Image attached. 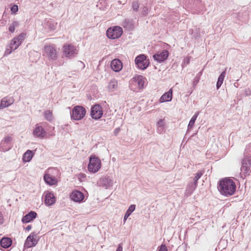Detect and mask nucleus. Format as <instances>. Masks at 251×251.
<instances>
[{
	"instance_id": "1",
	"label": "nucleus",
	"mask_w": 251,
	"mask_h": 251,
	"mask_svg": "<svg viewBox=\"0 0 251 251\" xmlns=\"http://www.w3.org/2000/svg\"><path fill=\"white\" fill-rule=\"evenodd\" d=\"M218 188L222 195L229 197L234 193L236 186L235 182L232 179L225 178L219 181Z\"/></svg>"
},
{
	"instance_id": "2",
	"label": "nucleus",
	"mask_w": 251,
	"mask_h": 251,
	"mask_svg": "<svg viewBox=\"0 0 251 251\" xmlns=\"http://www.w3.org/2000/svg\"><path fill=\"white\" fill-rule=\"evenodd\" d=\"M240 170V175L242 178L249 176L251 173V144L249 145L245 149Z\"/></svg>"
},
{
	"instance_id": "3",
	"label": "nucleus",
	"mask_w": 251,
	"mask_h": 251,
	"mask_svg": "<svg viewBox=\"0 0 251 251\" xmlns=\"http://www.w3.org/2000/svg\"><path fill=\"white\" fill-rule=\"evenodd\" d=\"M146 78L141 75H135L130 81V88L131 90L137 92L144 88Z\"/></svg>"
},
{
	"instance_id": "4",
	"label": "nucleus",
	"mask_w": 251,
	"mask_h": 251,
	"mask_svg": "<svg viewBox=\"0 0 251 251\" xmlns=\"http://www.w3.org/2000/svg\"><path fill=\"white\" fill-rule=\"evenodd\" d=\"M101 168V161L100 159L95 155H92L89 157V163L88 165V170L90 172L96 173Z\"/></svg>"
},
{
	"instance_id": "5",
	"label": "nucleus",
	"mask_w": 251,
	"mask_h": 251,
	"mask_svg": "<svg viewBox=\"0 0 251 251\" xmlns=\"http://www.w3.org/2000/svg\"><path fill=\"white\" fill-rule=\"evenodd\" d=\"M70 114L72 119L78 121L84 117L86 114V110L81 106H75L71 111Z\"/></svg>"
},
{
	"instance_id": "6",
	"label": "nucleus",
	"mask_w": 251,
	"mask_h": 251,
	"mask_svg": "<svg viewBox=\"0 0 251 251\" xmlns=\"http://www.w3.org/2000/svg\"><path fill=\"white\" fill-rule=\"evenodd\" d=\"M135 63L138 69L144 70L149 66L150 61L149 59H147V57L145 54H141L135 58Z\"/></svg>"
},
{
	"instance_id": "7",
	"label": "nucleus",
	"mask_w": 251,
	"mask_h": 251,
	"mask_svg": "<svg viewBox=\"0 0 251 251\" xmlns=\"http://www.w3.org/2000/svg\"><path fill=\"white\" fill-rule=\"evenodd\" d=\"M64 55L69 59L74 58L78 53L76 48L71 44H66L63 47Z\"/></svg>"
},
{
	"instance_id": "8",
	"label": "nucleus",
	"mask_w": 251,
	"mask_h": 251,
	"mask_svg": "<svg viewBox=\"0 0 251 251\" xmlns=\"http://www.w3.org/2000/svg\"><path fill=\"white\" fill-rule=\"evenodd\" d=\"M122 33L123 29L119 26L110 27L106 31L107 37L111 39H115L120 37Z\"/></svg>"
},
{
	"instance_id": "9",
	"label": "nucleus",
	"mask_w": 251,
	"mask_h": 251,
	"mask_svg": "<svg viewBox=\"0 0 251 251\" xmlns=\"http://www.w3.org/2000/svg\"><path fill=\"white\" fill-rule=\"evenodd\" d=\"M44 51L50 61H54L57 59L58 55L54 46H45Z\"/></svg>"
},
{
	"instance_id": "10",
	"label": "nucleus",
	"mask_w": 251,
	"mask_h": 251,
	"mask_svg": "<svg viewBox=\"0 0 251 251\" xmlns=\"http://www.w3.org/2000/svg\"><path fill=\"white\" fill-rule=\"evenodd\" d=\"M12 137L6 136L3 138L0 143V151L5 152L12 148Z\"/></svg>"
},
{
	"instance_id": "11",
	"label": "nucleus",
	"mask_w": 251,
	"mask_h": 251,
	"mask_svg": "<svg viewBox=\"0 0 251 251\" xmlns=\"http://www.w3.org/2000/svg\"><path fill=\"white\" fill-rule=\"evenodd\" d=\"M103 115V110L102 107L100 104H95L91 110V116L95 120L100 119Z\"/></svg>"
},
{
	"instance_id": "12",
	"label": "nucleus",
	"mask_w": 251,
	"mask_h": 251,
	"mask_svg": "<svg viewBox=\"0 0 251 251\" xmlns=\"http://www.w3.org/2000/svg\"><path fill=\"white\" fill-rule=\"evenodd\" d=\"M26 34L25 33H21L18 36L13 38L10 44V47L14 50H16L22 43L25 38Z\"/></svg>"
},
{
	"instance_id": "13",
	"label": "nucleus",
	"mask_w": 251,
	"mask_h": 251,
	"mask_svg": "<svg viewBox=\"0 0 251 251\" xmlns=\"http://www.w3.org/2000/svg\"><path fill=\"white\" fill-rule=\"evenodd\" d=\"M169 51L164 50L161 51H158L153 55V58L159 63L162 62L167 59L169 56Z\"/></svg>"
},
{
	"instance_id": "14",
	"label": "nucleus",
	"mask_w": 251,
	"mask_h": 251,
	"mask_svg": "<svg viewBox=\"0 0 251 251\" xmlns=\"http://www.w3.org/2000/svg\"><path fill=\"white\" fill-rule=\"evenodd\" d=\"M70 197L73 201L77 202H82L84 199L83 193L77 190L74 191L71 193Z\"/></svg>"
},
{
	"instance_id": "15",
	"label": "nucleus",
	"mask_w": 251,
	"mask_h": 251,
	"mask_svg": "<svg viewBox=\"0 0 251 251\" xmlns=\"http://www.w3.org/2000/svg\"><path fill=\"white\" fill-rule=\"evenodd\" d=\"M33 134L37 137L43 138L46 135V132L44 128L39 124H36L33 130Z\"/></svg>"
},
{
	"instance_id": "16",
	"label": "nucleus",
	"mask_w": 251,
	"mask_h": 251,
	"mask_svg": "<svg viewBox=\"0 0 251 251\" xmlns=\"http://www.w3.org/2000/svg\"><path fill=\"white\" fill-rule=\"evenodd\" d=\"M35 234L34 232H32L26 238L25 243V247L26 248H29L35 246L37 244V241L34 238Z\"/></svg>"
},
{
	"instance_id": "17",
	"label": "nucleus",
	"mask_w": 251,
	"mask_h": 251,
	"mask_svg": "<svg viewBox=\"0 0 251 251\" xmlns=\"http://www.w3.org/2000/svg\"><path fill=\"white\" fill-rule=\"evenodd\" d=\"M98 183L107 189L113 185V181L109 176H104L99 180Z\"/></svg>"
},
{
	"instance_id": "18",
	"label": "nucleus",
	"mask_w": 251,
	"mask_h": 251,
	"mask_svg": "<svg viewBox=\"0 0 251 251\" xmlns=\"http://www.w3.org/2000/svg\"><path fill=\"white\" fill-rule=\"evenodd\" d=\"M55 202V198L53 194L50 192H47L45 195V202L48 206L53 204Z\"/></svg>"
},
{
	"instance_id": "19",
	"label": "nucleus",
	"mask_w": 251,
	"mask_h": 251,
	"mask_svg": "<svg viewBox=\"0 0 251 251\" xmlns=\"http://www.w3.org/2000/svg\"><path fill=\"white\" fill-rule=\"evenodd\" d=\"M111 67L114 71L118 72L122 70L123 64L119 59H115L111 61Z\"/></svg>"
},
{
	"instance_id": "20",
	"label": "nucleus",
	"mask_w": 251,
	"mask_h": 251,
	"mask_svg": "<svg viewBox=\"0 0 251 251\" xmlns=\"http://www.w3.org/2000/svg\"><path fill=\"white\" fill-rule=\"evenodd\" d=\"M36 217L37 213L35 211H31L23 217L22 221L23 223H28L35 219Z\"/></svg>"
},
{
	"instance_id": "21",
	"label": "nucleus",
	"mask_w": 251,
	"mask_h": 251,
	"mask_svg": "<svg viewBox=\"0 0 251 251\" xmlns=\"http://www.w3.org/2000/svg\"><path fill=\"white\" fill-rule=\"evenodd\" d=\"M172 89H170L168 92L165 93L160 98L159 102L163 103L164 102H168L172 100L173 97Z\"/></svg>"
},
{
	"instance_id": "22",
	"label": "nucleus",
	"mask_w": 251,
	"mask_h": 251,
	"mask_svg": "<svg viewBox=\"0 0 251 251\" xmlns=\"http://www.w3.org/2000/svg\"><path fill=\"white\" fill-rule=\"evenodd\" d=\"M14 102V100L12 98H8L5 97L2 99L0 104V109H3L11 105Z\"/></svg>"
},
{
	"instance_id": "23",
	"label": "nucleus",
	"mask_w": 251,
	"mask_h": 251,
	"mask_svg": "<svg viewBox=\"0 0 251 251\" xmlns=\"http://www.w3.org/2000/svg\"><path fill=\"white\" fill-rule=\"evenodd\" d=\"M50 174H45L44 179L46 183L50 185H53L57 183V179L55 176H50Z\"/></svg>"
},
{
	"instance_id": "24",
	"label": "nucleus",
	"mask_w": 251,
	"mask_h": 251,
	"mask_svg": "<svg viewBox=\"0 0 251 251\" xmlns=\"http://www.w3.org/2000/svg\"><path fill=\"white\" fill-rule=\"evenodd\" d=\"M12 241L9 237H3L0 241V246L5 249L10 247L12 245Z\"/></svg>"
},
{
	"instance_id": "25",
	"label": "nucleus",
	"mask_w": 251,
	"mask_h": 251,
	"mask_svg": "<svg viewBox=\"0 0 251 251\" xmlns=\"http://www.w3.org/2000/svg\"><path fill=\"white\" fill-rule=\"evenodd\" d=\"M165 122L164 119H160L156 123L157 132L161 134L165 131Z\"/></svg>"
},
{
	"instance_id": "26",
	"label": "nucleus",
	"mask_w": 251,
	"mask_h": 251,
	"mask_svg": "<svg viewBox=\"0 0 251 251\" xmlns=\"http://www.w3.org/2000/svg\"><path fill=\"white\" fill-rule=\"evenodd\" d=\"M198 185V183L194 181L189 182L186 188V193L188 195H191L196 189Z\"/></svg>"
},
{
	"instance_id": "27",
	"label": "nucleus",
	"mask_w": 251,
	"mask_h": 251,
	"mask_svg": "<svg viewBox=\"0 0 251 251\" xmlns=\"http://www.w3.org/2000/svg\"><path fill=\"white\" fill-rule=\"evenodd\" d=\"M33 156V152L31 150H27L23 155V160L25 162H29Z\"/></svg>"
},
{
	"instance_id": "28",
	"label": "nucleus",
	"mask_w": 251,
	"mask_h": 251,
	"mask_svg": "<svg viewBox=\"0 0 251 251\" xmlns=\"http://www.w3.org/2000/svg\"><path fill=\"white\" fill-rule=\"evenodd\" d=\"M226 74V70L224 71L219 75L216 84V88L219 89L223 83Z\"/></svg>"
},
{
	"instance_id": "29",
	"label": "nucleus",
	"mask_w": 251,
	"mask_h": 251,
	"mask_svg": "<svg viewBox=\"0 0 251 251\" xmlns=\"http://www.w3.org/2000/svg\"><path fill=\"white\" fill-rule=\"evenodd\" d=\"M135 209V205L132 204L131 205L126 211V213L124 216V224H125L126 220L128 218V217L130 215L132 212H133Z\"/></svg>"
},
{
	"instance_id": "30",
	"label": "nucleus",
	"mask_w": 251,
	"mask_h": 251,
	"mask_svg": "<svg viewBox=\"0 0 251 251\" xmlns=\"http://www.w3.org/2000/svg\"><path fill=\"white\" fill-rule=\"evenodd\" d=\"M199 114H200V112L198 111V112L195 113V114L191 118V119L189 123V124L188 125V130L191 129L193 127L194 125L195 124V121H196L198 115H199Z\"/></svg>"
},
{
	"instance_id": "31",
	"label": "nucleus",
	"mask_w": 251,
	"mask_h": 251,
	"mask_svg": "<svg viewBox=\"0 0 251 251\" xmlns=\"http://www.w3.org/2000/svg\"><path fill=\"white\" fill-rule=\"evenodd\" d=\"M45 174H50V176H55V177H56L59 174V171L56 168H50L47 170Z\"/></svg>"
},
{
	"instance_id": "32",
	"label": "nucleus",
	"mask_w": 251,
	"mask_h": 251,
	"mask_svg": "<svg viewBox=\"0 0 251 251\" xmlns=\"http://www.w3.org/2000/svg\"><path fill=\"white\" fill-rule=\"evenodd\" d=\"M118 87V82L115 79L110 80L108 84V89L111 91L115 90Z\"/></svg>"
},
{
	"instance_id": "33",
	"label": "nucleus",
	"mask_w": 251,
	"mask_h": 251,
	"mask_svg": "<svg viewBox=\"0 0 251 251\" xmlns=\"http://www.w3.org/2000/svg\"><path fill=\"white\" fill-rule=\"evenodd\" d=\"M123 25L125 27L130 29L132 27V21L130 19H126L125 20Z\"/></svg>"
},
{
	"instance_id": "34",
	"label": "nucleus",
	"mask_w": 251,
	"mask_h": 251,
	"mask_svg": "<svg viewBox=\"0 0 251 251\" xmlns=\"http://www.w3.org/2000/svg\"><path fill=\"white\" fill-rule=\"evenodd\" d=\"M44 117L49 121H51L52 119V112L49 110L45 111L44 112Z\"/></svg>"
},
{
	"instance_id": "35",
	"label": "nucleus",
	"mask_w": 251,
	"mask_h": 251,
	"mask_svg": "<svg viewBox=\"0 0 251 251\" xmlns=\"http://www.w3.org/2000/svg\"><path fill=\"white\" fill-rule=\"evenodd\" d=\"M204 172L202 171H199L197 174H196L195 176L193 179L194 182L198 183V180L201 178L202 175L203 174Z\"/></svg>"
},
{
	"instance_id": "36",
	"label": "nucleus",
	"mask_w": 251,
	"mask_h": 251,
	"mask_svg": "<svg viewBox=\"0 0 251 251\" xmlns=\"http://www.w3.org/2000/svg\"><path fill=\"white\" fill-rule=\"evenodd\" d=\"M19 24L16 21H14L12 24L9 27V31L11 33H13L15 31V27L18 25Z\"/></svg>"
},
{
	"instance_id": "37",
	"label": "nucleus",
	"mask_w": 251,
	"mask_h": 251,
	"mask_svg": "<svg viewBox=\"0 0 251 251\" xmlns=\"http://www.w3.org/2000/svg\"><path fill=\"white\" fill-rule=\"evenodd\" d=\"M140 6V3L136 1L132 2V7L134 11L137 12Z\"/></svg>"
},
{
	"instance_id": "38",
	"label": "nucleus",
	"mask_w": 251,
	"mask_h": 251,
	"mask_svg": "<svg viewBox=\"0 0 251 251\" xmlns=\"http://www.w3.org/2000/svg\"><path fill=\"white\" fill-rule=\"evenodd\" d=\"M141 12L143 15L146 16L148 13L149 9L147 6H144L141 7Z\"/></svg>"
},
{
	"instance_id": "39",
	"label": "nucleus",
	"mask_w": 251,
	"mask_h": 251,
	"mask_svg": "<svg viewBox=\"0 0 251 251\" xmlns=\"http://www.w3.org/2000/svg\"><path fill=\"white\" fill-rule=\"evenodd\" d=\"M14 50L13 48H12L10 47V45H9V46L8 47H7L6 49V50L4 52V55H9L12 52V51L13 50Z\"/></svg>"
},
{
	"instance_id": "40",
	"label": "nucleus",
	"mask_w": 251,
	"mask_h": 251,
	"mask_svg": "<svg viewBox=\"0 0 251 251\" xmlns=\"http://www.w3.org/2000/svg\"><path fill=\"white\" fill-rule=\"evenodd\" d=\"M11 11L12 13H16L18 11V6L17 5H14L11 8Z\"/></svg>"
},
{
	"instance_id": "41",
	"label": "nucleus",
	"mask_w": 251,
	"mask_h": 251,
	"mask_svg": "<svg viewBox=\"0 0 251 251\" xmlns=\"http://www.w3.org/2000/svg\"><path fill=\"white\" fill-rule=\"evenodd\" d=\"M158 251H168V249L164 244H162L161 246L160 247V248L159 249Z\"/></svg>"
},
{
	"instance_id": "42",
	"label": "nucleus",
	"mask_w": 251,
	"mask_h": 251,
	"mask_svg": "<svg viewBox=\"0 0 251 251\" xmlns=\"http://www.w3.org/2000/svg\"><path fill=\"white\" fill-rule=\"evenodd\" d=\"M199 79H200L199 77L197 76L194 78V81H193L194 86H195L198 84V83L199 81Z\"/></svg>"
},
{
	"instance_id": "43",
	"label": "nucleus",
	"mask_w": 251,
	"mask_h": 251,
	"mask_svg": "<svg viewBox=\"0 0 251 251\" xmlns=\"http://www.w3.org/2000/svg\"><path fill=\"white\" fill-rule=\"evenodd\" d=\"M190 57H187L184 59L183 63L184 64L187 65L190 63Z\"/></svg>"
},
{
	"instance_id": "44",
	"label": "nucleus",
	"mask_w": 251,
	"mask_h": 251,
	"mask_svg": "<svg viewBox=\"0 0 251 251\" xmlns=\"http://www.w3.org/2000/svg\"><path fill=\"white\" fill-rule=\"evenodd\" d=\"M116 251H123V244L121 243L118 245V248Z\"/></svg>"
},
{
	"instance_id": "45",
	"label": "nucleus",
	"mask_w": 251,
	"mask_h": 251,
	"mask_svg": "<svg viewBox=\"0 0 251 251\" xmlns=\"http://www.w3.org/2000/svg\"><path fill=\"white\" fill-rule=\"evenodd\" d=\"M120 131V128L119 127L116 128L114 130V134L116 136Z\"/></svg>"
},
{
	"instance_id": "46",
	"label": "nucleus",
	"mask_w": 251,
	"mask_h": 251,
	"mask_svg": "<svg viewBox=\"0 0 251 251\" xmlns=\"http://www.w3.org/2000/svg\"><path fill=\"white\" fill-rule=\"evenodd\" d=\"M3 217L1 212H0V224H2L3 223Z\"/></svg>"
},
{
	"instance_id": "47",
	"label": "nucleus",
	"mask_w": 251,
	"mask_h": 251,
	"mask_svg": "<svg viewBox=\"0 0 251 251\" xmlns=\"http://www.w3.org/2000/svg\"><path fill=\"white\" fill-rule=\"evenodd\" d=\"M32 228V226L31 225H28L26 227H25V230H27V231H29Z\"/></svg>"
},
{
	"instance_id": "48",
	"label": "nucleus",
	"mask_w": 251,
	"mask_h": 251,
	"mask_svg": "<svg viewBox=\"0 0 251 251\" xmlns=\"http://www.w3.org/2000/svg\"><path fill=\"white\" fill-rule=\"evenodd\" d=\"M79 63H81L83 65V68L85 67V65L82 62L79 61Z\"/></svg>"
},
{
	"instance_id": "49",
	"label": "nucleus",
	"mask_w": 251,
	"mask_h": 251,
	"mask_svg": "<svg viewBox=\"0 0 251 251\" xmlns=\"http://www.w3.org/2000/svg\"><path fill=\"white\" fill-rule=\"evenodd\" d=\"M80 175H82V177H83L84 175V174H81Z\"/></svg>"
}]
</instances>
